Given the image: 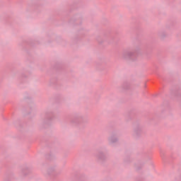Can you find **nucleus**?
<instances>
[{
  "mask_svg": "<svg viewBox=\"0 0 181 181\" xmlns=\"http://www.w3.org/2000/svg\"><path fill=\"white\" fill-rule=\"evenodd\" d=\"M53 169H49V170H48V175H50V173H49V172H53Z\"/></svg>",
  "mask_w": 181,
  "mask_h": 181,
  "instance_id": "423d86ee",
  "label": "nucleus"
},
{
  "mask_svg": "<svg viewBox=\"0 0 181 181\" xmlns=\"http://www.w3.org/2000/svg\"><path fill=\"white\" fill-rule=\"evenodd\" d=\"M96 158L99 161L104 160V159H105V154L103 151H99L96 154Z\"/></svg>",
  "mask_w": 181,
  "mask_h": 181,
  "instance_id": "7ed1b4c3",
  "label": "nucleus"
},
{
  "mask_svg": "<svg viewBox=\"0 0 181 181\" xmlns=\"http://www.w3.org/2000/svg\"><path fill=\"white\" fill-rule=\"evenodd\" d=\"M108 142L110 144H117L118 142V137H117V135L112 134L110 136H109Z\"/></svg>",
  "mask_w": 181,
  "mask_h": 181,
  "instance_id": "f03ea898",
  "label": "nucleus"
},
{
  "mask_svg": "<svg viewBox=\"0 0 181 181\" xmlns=\"http://www.w3.org/2000/svg\"><path fill=\"white\" fill-rule=\"evenodd\" d=\"M159 36L160 37H161V39H163V37H165V36H168V34H166V33H159Z\"/></svg>",
  "mask_w": 181,
  "mask_h": 181,
  "instance_id": "39448f33",
  "label": "nucleus"
},
{
  "mask_svg": "<svg viewBox=\"0 0 181 181\" xmlns=\"http://www.w3.org/2000/svg\"><path fill=\"white\" fill-rule=\"evenodd\" d=\"M139 54V50L134 49L132 51H127L122 53L123 59L126 60H135L138 55Z\"/></svg>",
  "mask_w": 181,
  "mask_h": 181,
  "instance_id": "f257e3e1",
  "label": "nucleus"
},
{
  "mask_svg": "<svg viewBox=\"0 0 181 181\" xmlns=\"http://www.w3.org/2000/svg\"><path fill=\"white\" fill-rule=\"evenodd\" d=\"M142 126L141 125H136L134 127V135H139V134H141V132H142Z\"/></svg>",
  "mask_w": 181,
  "mask_h": 181,
  "instance_id": "20e7f679",
  "label": "nucleus"
}]
</instances>
